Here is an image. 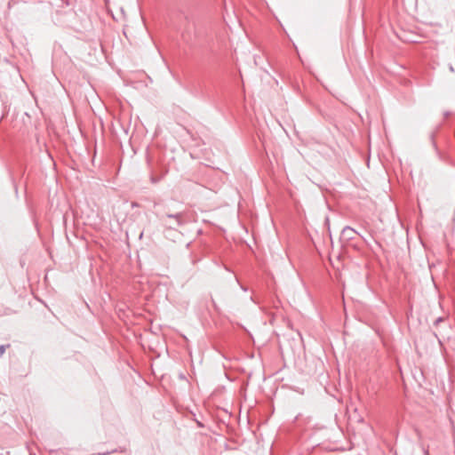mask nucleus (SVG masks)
I'll return each mask as SVG.
<instances>
[{"mask_svg": "<svg viewBox=\"0 0 455 455\" xmlns=\"http://www.w3.org/2000/svg\"><path fill=\"white\" fill-rule=\"evenodd\" d=\"M428 455H430V454H428Z\"/></svg>", "mask_w": 455, "mask_h": 455, "instance_id": "obj_11", "label": "nucleus"}, {"mask_svg": "<svg viewBox=\"0 0 455 455\" xmlns=\"http://www.w3.org/2000/svg\"><path fill=\"white\" fill-rule=\"evenodd\" d=\"M443 318L440 316V317H438V318H436V319H435V321L434 324H435V325H437V324H439V323H440L441 322H443Z\"/></svg>", "mask_w": 455, "mask_h": 455, "instance_id": "obj_6", "label": "nucleus"}, {"mask_svg": "<svg viewBox=\"0 0 455 455\" xmlns=\"http://www.w3.org/2000/svg\"><path fill=\"white\" fill-rule=\"evenodd\" d=\"M241 288L243 290V291H247V289L243 286H241Z\"/></svg>", "mask_w": 455, "mask_h": 455, "instance_id": "obj_10", "label": "nucleus"}, {"mask_svg": "<svg viewBox=\"0 0 455 455\" xmlns=\"http://www.w3.org/2000/svg\"><path fill=\"white\" fill-rule=\"evenodd\" d=\"M355 235H357V232L351 227L347 226L341 231L340 239L348 242L353 240Z\"/></svg>", "mask_w": 455, "mask_h": 455, "instance_id": "obj_2", "label": "nucleus"}, {"mask_svg": "<svg viewBox=\"0 0 455 455\" xmlns=\"http://www.w3.org/2000/svg\"><path fill=\"white\" fill-rule=\"evenodd\" d=\"M182 216H183V214L181 212H178V213H174V214H172V213L166 214L167 218L174 219L176 220L178 226L182 225V220H181Z\"/></svg>", "mask_w": 455, "mask_h": 455, "instance_id": "obj_3", "label": "nucleus"}, {"mask_svg": "<svg viewBox=\"0 0 455 455\" xmlns=\"http://www.w3.org/2000/svg\"><path fill=\"white\" fill-rule=\"evenodd\" d=\"M181 36L184 41L190 42L197 36L196 23L193 15L186 14Z\"/></svg>", "mask_w": 455, "mask_h": 455, "instance_id": "obj_1", "label": "nucleus"}, {"mask_svg": "<svg viewBox=\"0 0 455 455\" xmlns=\"http://www.w3.org/2000/svg\"><path fill=\"white\" fill-rule=\"evenodd\" d=\"M7 347H9V345H1L0 346V355H3L5 352V349Z\"/></svg>", "mask_w": 455, "mask_h": 455, "instance_id": "obj_5", "label": "nucleus"}, {"mask_svg": "<svg viewBox=\"0 0 455 455\" xmlns=\"http://www.w3.org/2000/svg\"><path fill=\"white\" fill-rule=\"evenodd\" d=\"M109 453H110V452H108H108H103V453H102V452H100V453H99V455H108Z\"/></svg>", "mask_w": 455, "mask_h": 455, "instance_id": "obj_8", "label": "nucleus"}, {"mask_svg": "<svg viewBox=\"0 0 455 455\" xmlns=\"http://www.w3.org/2000/svg\"><path fill=\"white\" fill-rule=\"evenodd\" d=\"M132 207H136V206H138V204L137 203H132Z\"/></svg>", "mask_w": 455, "mask_h": 455, "instance_id": "obj_9", "label": "nucleus"}, {"mask_svg": "<svg viewBox=\"0 0 455 455\" xmlns=\"http://www.w3.org/2000/svg\"><path fill=\"white\" fill-rule=\"evenodd\" d=\"M422 451H423L424 455H428L429 454L428 448H426L425 446H422Z\"/></svg>", "mask_w": 455, "mask_h": 455, "instance_id": "obj_7", "label": "nucleus"}, {"mask_svg": "<svg viewBox=\"0 0 455 455\" xmlns=\"http://www.w3.org/2000/svg\"><path fill=\"white\" fill-rule=\"evenodd\" d=\"M162 177H155L154 175L150 176V180L152 183H157L161 180Z\"/></svg>", "mask_w": 455, "mask_h": 455, "instance_id": "obj_4", "label": "nucleus"}]
</instances>
